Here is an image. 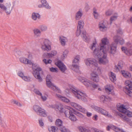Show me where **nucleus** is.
Returning a JSON list of instances; mask_svg holds the SVG:
<instances>
[{
  "mask_svg": "<svg viewBox=\"0 0 132 132\" xmlns=\"http://www.w3.org/2000/svg\"><path fill=\"white\" fill-rule=\"evenodd\" d=\"M112 129L116 132H125L122 129L117 127L113 125V126L112 127Z\"/></svg>",
  "mask_w": 132,
  "mask_h": 132,
  "instance_id": "58836bf2",
  "label": "nucleus"
},
{
  "mask_svg": "<svg viewBox=\"0 0 132 132\" xmlns=\"http://www.w3.org/2000/svg\"><path fill=\"white\" fill-rule=\"evenodd\" d=\"M76 114L77 115V116L79 117L80 118H84V116L83 115L81 114V113L79 112H77L76 113Z\"/></svg>",
  "mask_w": 132,
  "mask_h": 132,
  "instance_id": "052dcab7",
  "label": "nucleus"
},
{
  "mask_svg": "<svg viewBox=\"0 0 132 132\" xmlns=\"http://www.w3.org/2000/svg\"><path fill=\"white\" fill-rule=\"evenodd\" d=\"M109 43V40L107 38L105 37L103 38L99 43L100 50L103 51L108 52L110 54L113 55L115 54L116 51V44L115 43H113L111 45L110 47H106V45Z\"/></svg>",
  "mask_w": 132,
  "mask_h": 132,
  "instance_id": "f03ea898",
  "label": "nucleus"
},
{
  "mask_svg": "<svg viewBox=\"0 0 132 132\" xmlns=\"http://www.w3.org/2000/svg\"><path fill=\"white\" fill-rule=\"evenodd\" d=\"M91 86L93 88H96L98 87V85L95 84L94 82L92 81V84L90 85V87Z\"/></svg>",
  "mask_w": 132,
  "mask_h": 132,
  "instance_id": "864d4df0",
  "label": "nucleus"
},
{
  "mask_svg": "<svg viewBox=\"0 0 132 132\" xmlns=\"http://www.w3.org/2000/svg\"><path fill=\"white\" fill-rule=\"evenodd\" d=\"M118 16L117 14H116L115 15L111 17L110 19V24H111L113 21L116 20Z\"/></svg>",
  "mask_w": 132,
  "mask_h": 132,
  "instance_id": "ea45409f",
  "label": "nucleus"
},
{
  "mask_svg": "<svg viewBox=\"0 0 132 132\" xmlns=\"http://www.w3.org/2000/svg\"><path fill=\"white\" fill-rule=\"evenodd\" d=\"M41 45V48L44 51L48 52L51 49V41L47 38H42L39 41Z\"/></svg>",
  "mask_w": 132,
  "mask_h": 132,
  "instance_id": "423d86ee",
  "label": "nucleus"
},
{
  "mask_svg": "<svg viewBox=\"0 0 132 132\" xmlns=\"http://www.w3.org/2000/svg\"><path fill=\"white\" fill-rule=\"evenodd\" d=\"M56 96L59 98L60 100L63 102L68 103L70 102V100L69 99L65 97L62 96L60 94H56Z\"/></svg>",
  "mask_w": 132,
  "mask_h": 132,
  "instance_id": "c85d7f7f",
  "label": "nucleus"
},
{
  "mask_svg": "<svg viewBox=\"0 0 132 132\" xmlns=\"http://www.w3.org/2000/svg\"><path fill=\"white\" fill-rule=\"evenodd\" d=\"M13 102L15 104L18 106H22V104L20 103L17 101H14Z\"/></svg>",
  "mask_w": 132,
  "mask_h": 132,
  "instance_id": "338daca9",
  "label": "nucleus"
},
{
  "mask_svg": "<svg viewBox=\"0 0 132 132\" xmlns=\"http://www.w3.org/2000/svg\"><path fill=\"white\" fill-rule=\"evenodd\" d=\"M79 129L81 132H89V131L85 127H80L79 128Z\"/></svg>",
  "mask_w": 132,
  "mask_h": 132,
  "instance_id": "a19ab883",
  "label": "nucleus"
},
{
  "mask_svg": "<svg viewBox=\"0 0 132 132\" xmlns=\"http://www.w3.org/2000/svg\"><path fill=\"white\" fill-rule=\"evenodd\" d=\"M70 104L72 106L80 112L84 113H86L87 116L88 117H90L92 116V113H91L87 112L86 110L78 104L75 102H71Z\"/></svg>",
  "mask_w": 132,
  "mask_h": 132,
  "instance_id": "f8f14e48",
  "label": "nucleus"
},
{
  "mask_svg": "<svg viewBox=\"0 0 132 132\" xmlns=\"http://www.w3.org/2000/svg\"><path fill=\"white\" fill-rule=\"evenodd\" d=\"M78 79L87 87H90L92 83V81L83 77H79Z\"/></svg>",
  "mask_w": 132,
  "mask_h": 132,
  "instance_id": "aec40b11",
  "label": "nucleus"
},
{
  "mask_svg": "<svg viewBox=\"0 0 132 132\" xmlns=\"http://www.w3.org/2000/svg\"><path fill=\"white\" fill-rule=\"evenodd\" d=\"M61 132H70L69 131L64 127H63L60 129Z\"/></svg>",
  "mask_w": 132,
  "mask_h": 132,
  "instance_id": "6e6d98bb",
  "label": "nucleus"
},
{
  "mask_svg": "<svg viewBox=\"0 0 132 132\" xmlns=\"http://www.w3.org/2000/svg\"><path fill=\"white\" fill-rule=\"evenodd\" d=\"M47 86L54 91L59 93H61V91L57 86H54L51 81H46Z\"/></svg>",
  "mask_w": 132,
  "mask_h": 132,
  "instance_id": "6ab92c4d",
  "label": "nucleus"
},
{
  "mask_svg": "<svg viewBox=\"0 0 132 132\" xmlns=\"http://www.w3.org/2000/svg\"><path fill=\"white\" fill-rule=\"evenodd\" d=\"M107 53H109L108 52L101 51L98 54L95 56L98 58L99 64L105 65L108 63L109 61L107 57Z\"/></svg>",
  "mask_w": 132,
  "mask_h": 132,
  "instance_id": "0eeeda50",
  "label": "nucleus"
},
{
  "mask_svg": "<svg viewBox=\"0 0 132 132\" xmlns=\"http://www.w3.org/2000/svg\"><path fill=\"white\" fill-rule=\"evenodd\" d=\"M96 42H94L91 44L89 46L90 49L93 51V53L94 56L98 54L100 52H101L100 50V47L99 48L96 46Z\"/></svg>",
  "mask_w": 132,
  "mask_h": 132,
  "instance_id": "dca6fc26",
  "label": "nucleus"
},
{
  "mask_svg": "<svg viewBox=\"0 0 132 132\" xmlns=\"http://www.w3.org/2000/svg\"><path fill=\"white\" fill-rule=\"evenodd\" d=\"M113 126V125H110L108 126L106 128V130L108 131H109L111 129H112V127Z\"/></svg>",
  "mask_w": 132,
  "mask_h": 132,
  "instance_id": "680f3d73",
  "label": "nucleus"
},
{
  "mask_svg": "<svg viewBox=\"0 0 132 132\" xmlns=\"http://www.w3.org/2000/svg\"><path fill=\"white\" fill-rule=\"evenodd\" d=\"M105 90L106 92L108 94H111L113 95L114 94L113 91V87L111 85H108L105 87Z\"/></svg>",
  "mask_w": 132,
  "mask_h": 132,
  "instance_id": "412c9836",
  "label": "nucleus"
},
{
  "mask_svg": "<svg viewBox=\"0 0 132 132\" xmlns=\"http://www.w3.org/2000/svg\"><path fill=\"white\" fill-rule=\"evenodd\" d=\"M122 51L126 54L128 56H130L132 55V50L131 49L128 50L126 48L123 47L121 48Z\"/></svg>",
  "mask_w": 132,
  "mask_h": 132,
  "instance_id": "cd10ccee",
  "label": "nucleus"
},
{
  "mask_svg": "<svg viewBox=\"0 0 132 132\" xmlns=\"http://www.w3.org/2000/svg\"><path fill=\"white\" fill-rule=\"evenodd\" d=\"M38 122L39 126L41 127L44 126V123L43 120L42 119H40L38 120Z\"/></svg>",
  "mask_w": 132,
  "mask_h": 132,
  "instance_id": "49530a36",
  "label": "nucleus"
},
{
  "mask_svg": "<svg viewBox=\"0 0 132 132\" xmlns=\"http://www.w3.org/2000/svg\"><path fill=\"white\" fill-rule=\"evenodd\" d=\"M41 98L43 101H45L47 99V95L45 94H42V95H40Z\"/></svg>",
  "mask_w": 132,
  "mask_h": 132,
  "instance_id": "79ce46f5",
  "label": "nucleus"
},
{
  "mask_svg": "<svg viewBox=\"0 0 132 132\" xmlns=\"http://www.w3.org/2000/svg\"><path fill=\"white\" fill-rule=\"evenodd\" d=\"M122 32L121 29H119L117 31V35L113 37V39L114 42L116 43H115L117 45L119 42L121 45H122L124 44L125 41L122 38H121L119 35H121L122 34Z\"/></svg>",
  "mask_w": 132,
  "mask_h": 132,
  "instance_id": "ddd939ff",
  "label": "nucleus"
},
{
  "mask_svg": "<svg viewBox=\"0 0 132 132\" xmlns=\"http://www.w3.org/2000/svg\"><path fill=\"white\" fill-rule=\"evenodd\" d=\"M56 104H50L48 105L47 106L49 108L54 109L55 110H56Z\"/></svg>",
  "mask_w": 132,
  "mask_h": 132,
  "instance_id": "8fccbe9b",
  "label": "nucleus"
},
{
  "mask_svg": "<svg viewBox=\"0 0 132 132\" xmlns=\"http://www.w3.org/2000/svg\"><path fill=\"white\" fill-rule=\"evenodd\" d=\"M59 39L61 45L63 46H64L66 42L68 41V39L66 37H61L59 38Z\"/></svg>",
  "mask_w": 132,
  "mask_h": 132,
  "instance_id": "2f4dec72",
  "label": "nucleus"
},
{
  "mask_svg": "<svg viewBox=\"0 0 132 132\" xmlns=\"http://www.w3.org/2000/svg\"><path fill=\"white\" fill-rule=\"evenodd\" d=\"M48 129L50 132H55L57 130V128L54 126H52Z\"/></svg>",
  "mask_w": 132,
  "mask_h": 132,
  "instance_id": "a18cd8bd",
  "label": "nucleus"
},
{
  "mask_svg": "<svg viewBox=\"0 0 132 132\" xmlns=\"http://www.w3.org/2000/svg\"><path fill=\"white\" fill-rule=\"evenodd\" d=\"M62 124V121L60 119H58L56 120V124L57 126H61Z\"/></svg>",
  "mask_w": 132,
  "mask_h": 132,
  "instance_id": "c03bdc74",
  "label": "nucleus"
},
{
  "mask_svg": "<svg viewBox=\"0 0 132 132\" xmlns=\"http://www.w3.org/2000/svg\"><path fill=\"white\" fill-rule=\"evenodd\" d=\"M98 116L95 114L92 117V119L95 121H96L98 120Z\"/></svg>",
  "mask_w": 132,
  "mask_h": 132,
  "instance_id": "e2e57ef3",
  "label": "nucleus"
},
{
  "mask_svg": "<svg viewBox=\"0 0 132 132\" xmlns=\"http://www.w3.org/2000/svg\"><path fill=\"white\" fill-rule=\"evenodd\" d=\"M56 110H55L56 111H59L60 113H62L64 111V110L63 105L61 104L56 105Z\"/></svg>",
  "mask_w": 132,
  "mask_h": 132,
  "instance_id": "72a5a7b5",
  "label": "nucleus"
},
{
  "mask_svg": "<svg viewBox=\"0 0 132 132\" xmlns=\"http://www.w3.org/2000/svg\"><path fill=\"white\" fill-rule=\"evenodd\" d=\"M117 108L120 112L126 113L129 117H132V112L127 110V108L126 105L119 104L117 105Z\"/></svg>",
  "mask_w": 132,
  "mask_h": 132,
  "instance_id": "9b49d317",
  "label": "nucleus"
},
{
  "mask_svg": "<svg viewBox=\"0 0 132 132\" xmlns=\"http://www.w3.org/2000/svg\"><path fill=\"white\" fill-rule=\"evenodd\" d=\"M55 64L63 72H64L67 69L66 66L60 61H58L55 63Z\"/></svg>",
  "mask_w": 132,
  "mask_h": 132,
  "instance_id": "4be33fe9",
  "label": "nucleus"
},
{
  "mask_svg": "<svg viewBox=\"0 0 132 132\" xmlns=\"http://www.w3.org/2000/svg\"><path fill=\"white\" fill-rule=\"evenodd\" d=\"M57 53V51L55 50H52L50 52L47 54L48 56L50 57H52L56 55Z\"/></svg>",
  "mask_w": 132,
  "mask_h": 132,
  "instance_id": "c9c22d12",
  "label": "nucleus"
},
{
  "mask_svg": "<svg viewBox=\"0 0 132 132\" xmlns=\"http://www.w3.org/2000/svg\"><path fill=\"white\" fill-rule=\"evenodd\" d=\"M77 28L81 29L83 28L84 25V22L82 20H80L78 21Z\"/></svg>",
  "mask_w": 132,
  "mask_h": 132,
  "instance_id": "f704fd0d",
  "label": "nucleus"
},
{
  "mask_svg": "<svg viewBox=\"0 0 132 132\" xmlns=\"http://www.w3.org/2000/svg\"><path fill=\"white\" fill-rule=\"evenodd\" d=\"M40 2L41 4L38 5V8L44 7L48 10H50L51 9V6L49 5L46 0H40Z\"/></svg>",
  "mask_w": 132,
  "mask_h": 132,
  "instance_id": "f3484780",
  "label": "nucleus"
},
{
  "mask_svg": "<svg viewBox=\"0 0 132 132\" xmlns=\"http://www.w3.org/2000/svg\"><path fill=\"white\" fill-rule=\"evenodd\" d=\"M15 1H12V3L7 2L5 5L0 3V9L4 11L7 15H9L15 6Z\"/></svg>",
  "mask_w": 132,
  "mask_h": 132,
  "instance_id": "20e7f679",
  "label": "nucleus"
},
{
  "mask_svg": "<svg viewBox=\"0 0 132 132\" xmlns=\"http://www.w3.org/2000/svg\"><path fill=\"white\" fill-rule=\"evenodd\" d=\"M121 69V68H119L118 66L116 65L115 66V69L116 71L117 72L119 71Z\"/></svg>",
  "mask_w": 132,
  "mask_h": 132,
  "instance_id": "69168bd1",
  "label": "nucleus"
},
{
  "mask_svg": "<svg viewBox=\"0 0 132 132\" xmlns=\"http://www.w3.org/2000/svg\"><path fill=\"white\" fill-rule=\"evenodd\" d=\"M81 35L83 40L85 42L88 43L90 41V37L86 33L85 31H83L82 32Z\"/></svg>",
  "mask_w": 132,
  "mask_h": 132,
  "instance_id": "5701e85b",
  "label": "nucleus"
},
{
  "mask_svg": "<svg viewBox=\"0 0 132 132\" xmlns=\"http://www.w3.org/2000/svg\"><path fill=\"white\" fill-rule=\"evenodd\" d=\"M50 70L52 72H57L58 71V69L56 68L52 67L50 68Z\"/></svg>",
  "mask_w": 132,
  "mask_h": 132,
  "instance_id": "3c124183",
  "label": "nucleus"
},
{
  "mask_svg": "<svg viewBox=\"0 0 132 132\" xmlns=\"http://www.w3.org/2000/svg\"><path fill=\"white\" fill-rule=\"evenodd\" d=\"M93 132H103L96 128L93 129Z\"/></svg>",
  "mask_w": 132,
  "mask_h": 132,
  "instance_id": "774afa93",
  "label": "nucleus"
},
{
  "mask_svg": "<svg viewBox=\"0 0 132 132\" xmlns=\"http://www.w3.org/2000/svg\"><path fill=\"white\" fill-rule=\"evenodd\" d=\"M81 29L78 28H77V30L76 33V35L77 36H78L80 34Z\"/></svg>",
  "mask_w": 132,
  "mask_h": 132,
  "instance_id": "5fc2aeb1",
  "label": "nucleus"
},
{
  "mask_svg": "<svg viewBox=\"0 0 132 132\" xmlns=\"http://www.w3.org/2000/svg\"><path fill=\"white\" fill-rule=\"evenodd\" d=\"M93 14L95 19H98L100 17V15L97 12V9L95 7L93 9Z\"/></svg>",
  "mask_w": 132,
  "mask_h": 132,
  "instance_id": "7c9ffc66",
  "label": "nucleus"
},
{
  "mask_svg": "<svg viewBox=\"0 0 132 132\" xmlns=\"http://www.w3.org/2000/svg\"><path fill=\"white\" fill-rule=\"evenodd\" d=\"M90 107L92 109L99 113H101L105 116L109 118H112V115L106 110L93 105H91Z\"/></svg>",
  "mask_w": 132,
  "mask_h": 132,
  "instance_id": "1a4fd4ad",
  "label": "nucleus"
},
{
  "mask_svg": "<svg viewBox=\"0 0 132 132\" xmlns=\"http://www.w3.org/2000/svg\"><path fill=\"white\" fill-rule=\"evenodd\" d=\"M100 100L101 101L104 103H106L107 102L111 101V98L108 97H107L105 95H103L100 97Z\"/></svg>",
  "mask_w": 132,
  "mask_h": 132,
  "instance_id": "393cba45",
  "label": "nucleus"
},
{
  "mask_svg": "<svg viewBox=\"0 0 132 132\" xmlns=\"http://www.w3.org/2000/svg\"><path fill=\"white\" fill-rule=\"evenodd\" d=\"M52 62V60L50 59H44L43 60V62L45 64H50Z\"/></svg>",
  "mask_w": 132,
  "mask_h": 132,
  "instance_id": "37998d69",
  "label": "nucleus"
},
{
  "mask_svg": "<svg viewBox=\"0 0 132 132\" xmlns=\"http://www.w3.org/2000/svg\"><path fill=\"white\" fill-rule=\"evenodd\" d=\"M118 115L123 120L127 121L128 120V118L125 116V114H123L121 113H118Z\"/></svg>",
  "mask_w": 132,
  "mask_h": 132,
  "instance_id": "4c0bfd02",
  "label": "nucleus"
},
{
  "mask_svg": "<svg viewBox=\"0 0 132 132\" xmlns=\"http://www.w3.org/2000/svg\"><path fill=\"white\" fill-rule=\"evenodd\" d=\"M92 72L90 74L91 79L94 82H98L99 81L100 79L97 73L100 74L101 73V72L100 73H98L96 69H94L93 70H92Z\"/></svg>",
  "mask_w": 132,
  "mask_h": 132,
  "instance_id": "2eb2a0df",
  "label": "nucleus"
},
{
  "mask_svg": "<svg viewBox=\"0 0 132 132\" xmlns=\"http://www.w3.org/2000/svg\"><path fill=\"white\" fill-rule=\"evenodd\" d=\"M121 73L124 77L128 78H130L131 76V75L129 72L125 70H121Z\"/></svg>",
  "mask_w": 132,
  "mask_h": 132,
  "instance_id": "473e14b6",
  "label": "nucleus"
},
{
  "mask_svg": "<svg viewBox=\"0 0 132 132\" xmlns=\"http://www.w3.org/2000/svg\"><path fill=\"white\" fill-rule=\"evenodd\" d=\"M85 63L87 66L90 67L93 66L91 70H93L94 69H96L97 70V72L100 73L101 72V68L98 67L97 62L94 59L88 58L84 60Z\"/></svg>",
  "mask_w": 132,
  "mask_h": 132,
  "instance_id": "39448f33",
  "label": "nucleus"
},
{
  "mask_svg": "<svg viewBox=\"0 0 132 132\" xmlns=\"http://www.w3.org/2000/svg\"><path fill=\"white\" fill-rule=\"evenodd\" d=\"M33 109L35 112L38 113L41 116L45 117L47 116V113L46 111L39 106L34 105L33 107Z\"/></svg>",
  "mask_w": 132,
  "mask_h": 132,
  "instance_id": "4468645a",
  "label": "nucleus"
},
{
  "mask_svg": "<svg viewBox=\"0 0 132 132\" xmlns=\"http://www.w3.org/2000/svg\"><path fill=\"white\" fill-rule=\"evenodd\" d=\"M22 79L26 81H29L30 80V77L27 76H24L23 78Z\"/></svg>",
  "mask_w": 132,
  "mask_h": 132,
  "instance_id": "de8ad7c7",
  "label": "nucleus"
},
{
  "mask_svg": "<svg viewBox=\"0 0 132 132\" xmlns=\"http://www.w3.org/2000/svg\"><path fill=\"white\" fill-rule=\"evenodd\" d=\"M67 110L64 112V114L66 117L68 118L72 121H75L77 120V118L73 114L74 110L68 106L67 107Z\"/></svg>",
  "mask_w": 132,
  "mask_h": 132,
  "instance_id": "9d476101",
  "label": "nucleus"
},
{
  "mask_svg": "<svg viewBox=\"0 0 132 132\" xmlns=\"http://www.w3.org/2000/svg\"><path fill=\"white\" fill-rule=\"evenodd\" d=\"M34 92L37 94L39 96L42 95V93L40 92V91L37 89H35L34 90Z\"/></svg>",
  "mask_w": 132,
  "mask_h": 132,
  "instance_id": "603ef678",
  "label": "nucleus"
},
{
  "mask_svg": "<svg viewBox=\"0 0 132 132\" xmlns=\"http://www.w3.org/2000/svg\"><path fill=\"white\" fill-rule=\"evenodd\" d=\"M39 27L41 31H45L47 30V26L45 24H42L39 26Z\"/></svg>",
  "mask_w": 132,
  "mask_h": 132,
  "instance_id": "e433bc0d",
  "label": "nucleus"
},
{
  "mask_svg": "<svg viewBox=\"0 0 132 132\" xmlns=\"http://www.w3.org/2000/svg\"><path fill=\"white\" fill-rule=\"evenodd\" d=\"M110 78L112 82H114L116 80V76L115 74L112 72H110L109 73Z\"/></svg>",
  "mask_w": 132,
  "mask_h": 132,
  "instance_id": "c756f323",
  "label": "nucleus"
},
{
  "mask_svg": "<svg viewBox=\"0 0 132 132\" xmlns=\"http://www.w3.org/2000/svg\"><path fill=\"white\" fill-rule=\"evenodd\" d=\"M51 79L52 77L50 75H47L46 77V81H51Z\"/></svg>",
  "mask_w": 132,
  "mask_h": 132,
  "instance_id": "0e129e2a",
  "label": "nucleus"
},
{
  "mask_svg": "<svg viewBox=\"0 0 132 132\" xmlns=\"http://www.w3.org/2000/svg\"><path fill=\"white\" fill-rule=\"evenodd\" d=\"M80 56L77 55L75 56L72 61V64L71 67V69L76 72L79 73V66L78 65L80 62Z\"/></svg>",
  "mask_w": 132,
  "mask_h": 132,
  "instance_id": "6e6552de",
  "label": "nucleus"
},
{
  "mask_svg": "<svg viewBox=\"0 0 132 132\" xmlns=\"http://www.w3.org/2000/svg\"><path fill=\"white\" fill-rule=\"evenodd\" d=\"M68 52V51L67 50H65L63 52V57H62L63 59L66 57Z\"/></svg>",
  "mask_w": 132,
  "mask_h": 132,
  "instance_id": "09e8293b",
  "label": "nucleus"
},
{
  "mask_svg": "<svg viewBox=\"0 0 132 132\" xmlns=\"http://www.w3.org/2000/svg\"><path fill=\"white\" fill-rule=\"evenodd\" d=\"M40 15L38 13L34 12L31 15V18L34 21H36L37 19H40Z\"/></svg>",
  "mask_w": 132,
  "mask_h": 132,
  "instance_id": "a878e982",
  "label": "nucleus"
},
{
  "mask_svg": "<svg viewBox=\"0 0 132 132\" xmlns=\"http://www.w3.org/2000/svg\"><path fill=\"white\" fill-rule=\"evenodd\" d=\"M118 66L120 68H122L123 67V62L122 61H120L119 62L118 64Z\"/></svg>",
  "mask_w": 132,
  "mask_h": 132,
  "instance_id": "bf43d9fd",
  "label": "nucleus"
},
{
  "mask_svg": "<svg viewBox=\"0 0 132 132\" xmlns=\"http://www.w3.org/2000/svg\"><path fill=\"white\" fill-rule=\"evenodd\" d=\"M83 15V12L81 9H80L76 13L75 19L76 20H79L82 16Z\"/></svg>",
  "mask_w": 132,
  "mask_h": 132,
  "instance_id": "b1692460",
  "label": "nucleus"
},
{
  "mask_svg": "<svg viewBox=\"0 0 132 132\" xmlns=\"http://www.w3.org/2000/svg\"><path fill=\"white\" fill-rule=\"evenodd\" d=\"M19 60L22 63L32 65L33 69L34 70L33 74L34 76L38 80V81L41 82L42 81L43 79L40 76V73L42 72V69L37 64H34L32 60L24 57H20Z\"/></svg>",
  "mask_w": 132,
  "mask_h": 132,
  "instance_id": "f257e3e1",
  "label": "nucleus"
},
{
  "mask_svg": "<svg viewBox=\"0 0 132 132\" xmlns=\"http://www.w3.org/2000/svg\"><path fill=\"white\" fill-rule=\"evenodd\" d=\"M68 86L70 91L72 92L73 95L75 98L81 99L84 101L86 100V97L87 96L84 92L79 90L72 85H69Z\"/></svg>",
  "mask_w": 132,
  "mask_h": 132,
  "instance_id": "7ed1b4c3",
  "label": "nucleus"
},
{
  "mask_svg": "<svg viewBox=\"0 0 132 132\" xmlns=\"http://www.w3.org/2000/svg\"><path fill=\"white\" fill-rule=\"evenodd\" d=\"M18 75L20 77H21L22 79L24 77L23 74L22 72L21 71H19L18 73Z\"/></svg>",
  "mask_w": 132,
  "mask_h": 132,
  "instance_id": "13d9d810",
  "label": "nucleus"
},
{
  "mask_svg": "<svg viewBox=\"0 0 132 132\" xmlns=\"http://www.w3.org/2000/svg\"><path fill=\"white\" fill-rule=\"evenodd\" d=\"M108 23L106 22L101 21L100 22L98 25V27L100 30L103 32L106 31L108 28Z\"/></svg>",
  "mask_w": 132,
  "mask_h": 132,
  "instance_id": "a211bd4d",
  "label": "nucleus"
},
{
  "mask_svg": "<svg viewBox=\"0 0 132 132\" xmlns=\"http://www.w3.org/2000/svg\"><path fill=\"white\" fill-rule=\"evenodd\" d=\"M33 31L34 37L37 38L40 36L41 31L39 29L37 28H35L33 29Z\"/></svg>",
  "mask_w": 132,
  "mask_h": 132,
  "instance_id": "bb28decb",
  "label": "nucleus"
},
{
  "mask_svg": "<svg viewBox=\"0 0 132 132\" xmlns=\"http://www.w3.org/2000/svg\"><path fill=\"white\" fill-rule=\"evenodd\" d=\"M112 13V12L111 11L108 10L106 11L105 13L106 15L107 16H110Z\"/></svg>",
  "mask_w": 132,
  "mask_h": 132,
  "instance_id": "4d7b16f0",
  "label": "nucleus"
}]
</instances>
